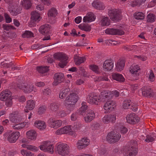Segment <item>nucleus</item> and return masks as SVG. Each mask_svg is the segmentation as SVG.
Listing matches in <instances>:
<instances>
[{"label": "nucleus", "mask_w": 156, "mask_h": 156, "mask_svg": "<svg viewBox=\"0 0 156 156\" xmlns=\"http://www.w3.org/2000/svg\"><path fill=\"white\" fill-rule=\"evenodd\" d=\"M55 58L60 61L58 64V66L61 68H63L65 66L67 62L68 57L66 55L63 53H58L54 54L53 55Z\"/></svg>", "instance_id": "obj_1"}, {"label": "nucleus", "mask_w": 156, "mask_h": 156, "mask_svg": "<svg viewBox=\"0 0 156 156\" xmlns=\"http://www.w3.org/2000/svg\"><path fill=\"white\" fill-rule=\"evenodd\" d=\"M56 151L58 153L62 156L68 155L70 152V147L66 144H60L56 147Z\"/></svg>", "instance_id": "obj_2"}, {"label": "nucleus", "mask_w": 156, "mask_h": 156, "mask_svg": "<svg viewBox=\"0 0 156 156\" xmlns=\"http://www.w3.org/2000/svg\"><path fill=\"white\" fill-rule=\"evenodd\" d=\"M55 134L57 135L62 134H69L74 137L76 136V134L73 131L70 126H65L57 130Z\"/></svg>", "instance_id": "obj_3"}, {"label": "nucleus", "mask_w": 156, "mask_h": 156, "mask_svg": "<svg viewBox=\"0 0 156 156\" xmlns=\"http://www.w3.org/2000/svg\"><path fill=\"white\" fill-rule=\"evenodd\" d=\"M108 14L110 19L113 21H117L121 19L119 11L118 9L112 8L109 9Z\"/></svg>", "instance_id": "obj_4"}, {"label": "nucleus", "mask_w": 156, "mask_h": 156, "mask_svg": "<svg viewBox=\"0 0 156 156\" xmlns=\"http://www.w3.org/2000/svg\"><path fill=\"white\" fill-rule=\"evenodd\" d=\"M121 136L119 133H115L114 132L112 131L107 135L106 140L110 143H115L119 140Z\"/></svg>", "instance_id": "obj_5"}, {"label": "nucleus", "mask_w": 156, "mask_h": 156, "mask_svg": "<svg viewBox=\"0 0 156 156\" xmlns=\"http://www.w3.org/2000/svg\"><path fill=\"white\" fill-rule=\"evenodd\" d=\"M18 87L22 89L25 93H29L34 91L36 92L37 90L34 87V86L31 84H26L23 83H20L17 84Z\"/></svg>", "instance_id": "obj_6"}, {"label": "nucleus", "mask_w": 156, "mask_h": 156, "mask_svg": "<svg viewBox=\"0 0 156 156\" xmlns=\"http://www.w3.org/2000/svg\"><path fill=\"white\" fill-rule=\"evenodd\" d=\"M4 137H7L8 141L10 143H15L20 136V132H16L12 133L9 132L5 133L4 134Z\"/></svg>", "instance_id": "obj_7"}, {"label": "nucleus", "mask_w": 156, "mask_h": 156, "mask_svg": "<svg viewBox=\"0 0 156 156\" xmlns=\"http://www.w3.org/2000/svg\"><path fill=\"white\" fill-rule=\"evenodd\" d=\"M87 102L91 104L98 105L100 104L99 96H98L93 92L89 93L87 97Z\"/></svg>", "instance_id": "obj_8"}, {"label": "nucleus", "mask_w": 156, "mask_h": 156, "mask_svg": "<svg viewBox=\"0 0 156 156\" xmlns=\"http://www.w3.org/2000/svg\"><path fill=\"white\" fill-rule=\"evenodd\" d=\"M24 119L23 115L18 111L12 112L10 114L9 120L12 122L16 123L20 122Z\"/></svg>", "instance_id": "obj_9"}, {"label": "nucleus", "mask_w": 156, "mask_h": 156, "mask_svg": "<svg viewBox=\"0 0 156 156\" xmlns=\"http://www.w3.org/2000/svg\"><path fill=\"white\" fill-rule=\"evenodd\" d=\"M54 147L49 141L44 142L40 146V149L44 152H48L52 154L54 152Z\"/></svg>", "instance_id": "obj_10"}, {"label": "nucleus", "mask_w": 156, "mask_h": 156, "mask_svg": "<svg viewBox=\"0 0 156 156\" xmlns=\"http://www.w3.org/2000/svg\"><path fill=\"white\" fill-rule=\"evenodd\" d=\"M54 81L52 83L54 86H56L63 82L64 78V74L61 73H55L54 76Z\"/></svg>", "instance_id": "obj_11"}, {"label": "nucleus", "mask_w": 156, "mask_h": 156, "mask_svg": "<svg viewBox=\"0 0 156 156\" xmlns=\"http://www.w3.org/2000/svg\"><path fill=\"white\" fill-rule=\"evenodd\" d=\"M90 140L85 138H83L78 141L76 147L78 149L80 150L86 147L89 144Z\"/></svg>", "instance_id": "obj_12"}, {"label": "nucleus", "mask_w": 156, "mask_h": 156, "mask_svg": "<svg viewBox=\"0 0 156 156\" xmlns=\"http://www.w3.org/2000/svg\"><path fill=\"white\" fill-rule=\"evenodd\" d=\"M127 147L125 150L124 156H135L137 153V150L136 147L133 146Z\"/></svg>", "instance_id": "obj_13"}, {"label": "nucleus", "mask_w": 156, "mask_h": 156, "mask_svg": "<svg viewBox=\"0 0 156 156\" xmlns=\"http://www.w3.org/2000/svg\"><path fill=\"white\" fill-rule=\"evenodd\" d=\"M115 103L114 101H108L105 104L104 108L107 112H110L115 108Z\"/></svg>", "instance_id": "obj_14"}, {"label": "nucleus", "mask_w": 156, "mask_h": 156, "mask_svg": "<svg viewBox=\"0 0 156 156\" xmlns=\"http://www.w3.org/2000/svg\"><path fill=\"white\" fill-rule=\"evenodd\" d=\"M79 99V97L76 93H70L66 99V102L71 104H75Z\"/></svg>", "instance_id": "obj_15"}, {"label": "nucleus", "mask_w": 156, "mask_h": 156, "mask_svg": "<svg viewBox=\"0 0 156 156\" xmlns=\"http://www.w3.org/2000/svg\"><path fill=\"white\" fill-rule=\"evenodd\" d=\"M126 119L127 122L130 124L136 123L139 121V117L134 113L128 115Z\"/></svg>", "instance_id": "obj_16"}, {"label": "nucleus", "mask_w": 156, "mask_h": 156, "mask_svg": "<svg viewBox=\"0 0 156 156\" xmlns=\"http://www.w3.org/2000/svg\"><path fill=\"white\" fill-rule=\"evenodd\" d=\"M49 126L55 129L60 127L62 124V122L60 120H55L54 119L50 118L48 121Z\"/></svg>", "instance_id": "obj_17"}, {"label": "nucleus", "mask_w": 156, "mask_h": 156, "mask_svg": "<svg viewBox=\"0 0 156 156\" xmlns=\"http://www.w3.org/2000/svg\"><path fill=\"white\" fill-rule=\"evenodd\" d=\"M113 66V61L112 59H110L105 61L103 64V67L105 71H109L112 69Z\"/></svg>", "instance_id": "obj_18"}, {"label": "nucleus", "mask_w": 156, "mask_h": 156, "mask_svg": "<svg viewBox=\"0 0 156 156\" xmlns=\"http://www.w3.org/2000/svg\"><path fill=\"white\" fill-rule=\"evenodd\" d=\"M140 69L139 66L137 65L133 64L130 67L129 71L131 73L132 76L136 77L135 80L137 79L138 78V76H139L138 71Z\"/></svg>", "instance_id": "obj_19"}, {"label": "nucleus", "mask_w": 156, "mask_h": 156, "mask_svg": "<svg viewBox=\"0 0 156 156\" xmlns=\"http://www.w3.org/2000/svg\"><path fill=\"white\" fill-rule=\"evenodd\" d=\"M105 33L110 35H121L124 34L123 31L122 30L114 28H108L105 30Z\"/></svg>", "instance_id": "obj_20"}, {"label": "nucleus", "mask_w": 156, "mask_h": 156, "mask_svg": "<svg viewBox=\"0 0 156 156\" xmlns=\"http://www.w3.org/2000/svg\"><path fill=\"white\" fill-rule=\"evenodd\" d=\"M113 95L111 92L104 91L102 92L99 95L100 102L108 100L112 98Z\"/></svg>", "instance_id": "obj_21"}, {"label": "nucleus", "mask_w": 156, "mask_h": 156, "mask_svg": "<svg viewBox=\"0 0 156 156\" xmlns=\"http://www.w3.org/2000/svg\"><path fill=\"white\" fill-rule=\"evenodd\" d=\"M51 29V27L50 25L45 24L41 26L39 29L40 33L44 35L48 34Z\"/></svg>", "instance_id": "obj_22"}, {"label": "nucleus", "mask_w": 156, "mask_h": 156, "mask_svg": "<svg viewBox=\"0 0 156 156\" xmlns=\"http://www.w3.org/2000/svg\"><path fill=\"white\" fill-rule=\"evenodd\" d=\"M116 116L115 114L105 115L102 119V121L105 123H108L112 122H114L116 120Z\"/></svg>", "instance_id": "obj_23"}, {"label": "nucleus", "mask_w": 156, "mask_h": 156, "mask_svg": "<svg viewBox=\"0 0 156 156\" xmlns=\"http://www.w3.org/2000/svg\"><path fill=\"white\" fill-rule=\"evenodd\" d=\"M84 117L85 120L87 122H90L93 120L95 117V113L92 110H88Z\"/></svg>", "instance_id": "obj_24"}, {"label": "nucleus", "mask_w": 156, "mask_h": 156, "mask_svg": "<svg viewBox=\"0 0 156 156\" xmlns=\"http://www.w3.org/2000/svg\"><path fill=\"white\" fill-rule=\"evenodd\" d=\"M12 93L8 90L2 91L0 94V99L2 101H5L7 99L11 98Z\"/></svg>", "instance_id": "obj_25"}, {"label": "nucleus", "mask_w": 156, "mask_h": 156, "mask_svg": "<svg viewBox=\"0 0 156 156\" xmlns=\"http://www.w3.org/2000/svg\"><path fill=\"white\" fill-rule=\"evenodd\" d=\"M142 95L144 96H151L152 95V90L151 88L146 87H143L141 88Z\"/></svg>", "instance_id": "obj_26"}, {"label": "nucleus", "mask_w": 156, "mask_h": 156, "mask_svg": "<svg viewBox=\"0 0 156 156\" xmlns=\"http://www.w3.org/2000/svg\"><path fill=\"white\" fill-rule=\"evenodd\" d=\"M34 124L36 127L41 130L45 129L46 127L45 122L41 120L36 121Z\"/></svg>", "instance_id": "obj_27"}, {"label": "nucleus", "mask_w": 156, "mask_h": 156, "mask_svg": "<svg viewBox=\"0 0 156 156\" xmlns=\"http://www.w3.org/2000/svg\"><path fill=\"white\" fill-rule=\"evenodd\" d=\"M21 9L19 6H15L11 7L9 11L11 15L13 16H16L21 13Z\"/></svg>", "instance_id": "obj_28"}, {"label": "nucleus", "mask_w": 156, "mask_h": 156, "mask_svg": "<svg viewBox=\"0 0 156 156\" xmlns=\"http://www.w3.org/2000/svg\"><path fill=\"white\" fill-rule=\"evenodd\" d=\"M95 18L94 14L92 12H90L88 13L87 16L83 17V21L84 22H91L94 21Z\"/></svg>", "instance_id": "obj_29"}, {"label": "nucleus", "mask_w": 156, "mask_h": 156, "mask_svg": "<svg viewBox=\"0 0 156 156\" xmlns=\"http://www.w3.org/2000/svg\"><path fill=\"white\" fill-rule=\"evenodd\" d=\"M92 5L94 8L102 10L105 8L103 4L98 0L94 1L92 3Z\"/></svg>", "instance_id": "obj_30"}, {"label": "nucleus", "mask_w": 156, "mask_h": 156, "mask_svg": "<svg viewBox=\"0 0 156 156\" xmlns=\"http://www.w3.org/2000/svg\"><path fill=\"white\" fill-rule=\"evenodd\" d=\"M112 77L113 79L120 82H123L125 81V79L123 76L118 73H114L112 75Z\"/></svg>", "instance_id": "obj_31"}, {"label": "nucleus", "mask_w": 156, "mask_h": 156, "mask_svg": "<svg viewBox=\"0 0 156 156\" xmlns=\"http://www.w3.org/2000/svg\"><path fill=\"white\" fill-rule=\"evenodd\" d=\"M82 106L80 108L78 112L80 114L84 116L87 113V111L88 110V106L86 105V103L84 102H82Z\"/></svg>", "instance_id": "obj_32"}, {"label": "nucleus", "mask_w": 156, "mask_h": 156, "mask_svg": "<svg viewBox=\"0 0 156 156\" xmlns=\"http://www.w3.org/2000/svg\"><path fill=\"white\" fill-rule=\"evenodd\" d=\"M27 138L31 140H34L37 137L36 132L34 130H30L28 131L26 133Z\"/></svg>", "instance_id": "obj_33"}, {"label": "nucleus", "mask_w": 156, "mask_h": 156, "mask_svg": "<svg viewBox=\"0 0 156 156\" xmlns=\"http://www.w3.org/2000/svg\"><path fill=\"white\" fill-rule=\"evenodd\" d=\"M35 106V103L33 100H28L27 101V104L26 106L27 109L25 110L26 112H28V110H31L34 108Z\"/></svg>", "instance_id": "obj_34"}, {"label": "nucleus", "mask_w": 156, "mask_h": 156, "mask_svg": "<svg viewBox=\"0 0 156 156\" xmlns=\"http://www.w3.org/2000/svg\"><path fill=\"white\" fill-rule=\"evenodd\" d=\"M59 108V105L58 103L53 102L50 103L48 106V108L52 112H56Z\"/></svg>", "instance_id": "obj_35"}, {"label": "nucleus", "mask_w": 156, "mask_h": 156, "mask_svg": "<svg viewBox=\"0 0 156 156\" xmlns=\"http://www.w3.org/2000/svg\"><path fill=\"white\" fill-rule=\"evenodd\" d=\"M31 23H33L34 22H38L39 20L40 15L36 11H34L31 13Z\"/></svg>", "instance_id": "obj_36"}, {"label": "nucleus", "mask_w": 156, "mask_h": 156, "mask_svg": "<svg viewBox=\"0 0 156 156\" xmlns=\"http://www.w3.org/2000/svg\"><path fill=\"white\" fill-rule=\"evenodd\" d=\"M70 89L69 88H62L59 94V97L62 99L65 97L70 92Z\"/></svg>", "instance_id": "obj_37"}, {"label": "nucleus", "mask_w": 156, "mask_h": 156, "mask_svg": "<svg viewBox=\"0 0 156 156\" xmlns=\"http://www.w3.org/2000/svg\"><path fill=\"white\" fill-rule=\"evenodd\" d=\"M134 105V104L129 100H125L123 103L122 107L124 109H129L130 108V107H133Z\"/></svg>", "instance_id": "obj_38"}, {"label": "nucleus", "mask_w": 156, "mask_h": 156, "mask_svg": "<svg viewBox=\"0 0 156 156\" xmlns=\"http://www.w3.org/2000/svg\"><path fill=\"white\" fill-rule=\"evenodd\" d=\"M100 22L102 26H108L110 24V20L107 17L102 16L101 18Z\"/></svg>", "instance_id": "obj_39"}, {"label": "nucleus", "mask_w": 156, "mask_h": 156, "mask_svg": "<svg viewBox=\"0 0 156 156\" xmlns=\"http://www.w3.org/2000/svg\"><path fill=\"white\" fill-rule=\"evenodd\" d=\"M125 62L123 60H119L116 65V69L118 71L122 70L125 66Z\"/></svg>", "instance_id": "obj_40"}, {"label": "nucleus", "mask_w": 156, "mask_h": 156, "mask_svg": "<svg viewBox=\"0 0 156 156\" xmlns=\"http://www.w3.org/2000/svg\"><path fill=\"white\" fill-rule=\"evenodd\" d=\"M74 58L75 64L77 65H80L85 61V58L84 57H79L77 55L75 56Z\"/></svg>", "instance_id": "obj_41"}, {"label": "nucleus", "mask_w": 156, "mask_h": 156, "mask_svg": "<svg viewBox=\"0 0 156 156\" xmlns=\"http://www.w3.org/2000/svg\"><path fill=\"white\" fill-rule=\"evenodd\" d=\"M58 14L57 11L54 7L51 8L48 12V16L51 17H55Z\"/></svg>", "instance_id": "obj_42"}, {"label": "nucleus", "mask_w": 156, "mask_h": 156, "mask_svg": "<svg viewBox=\"0 0 156 156\" xmlns=\"http://www.w3.org/2000/svg\"><path fill=\"white\" fill-rule=\"evenodd\" d=\"M79 28L82 30L87 32H89L91 30V27L88 24L80 25L78 26Z\"/></svg>", "instance_id": "obj_43"}, {"label": "nucleus", "mask_w": 156, "mask_h": 156, "mask_svg": "<svg viewBox=\"0 0 156 156\" xmlns=\"http://www.w3.org/2000/svg\"><path fill=\"white\" fill-rule=\"evenodd\" d=\"M22 4L26 9H29L31 6L30 0H23L22 2Z\"/></svg>", "instance_id": "obj_44"}, {"label": "nucleus", "mask_w": 156, "mask_h": 156, "mask_svg": "<svg viewBox=\"0 0 156 156\" xmlns=\"http://www.w3.org/2000/svg\"><path fill=\"white\" fill-rule=\"evenodd\" d=\"M83 125L79 122H75L73 128L74 130L76 131L80 130L82 127Z\"/></svg>", "instance_id": "obj_45"}, {"label": "nucleus", "mask_w": 156, "mask_h": 156, "mask_svg": "<svg viewBox=\"0 0 156 156\" xmlns=\"http://www.w3.org/2000/svg\"><path fill=\"white\" fill-rule=\"evenodd\" d=\"M37 70L40 73H43L47 72L48 70V69L47 66H41L37 67Z\"/></svg>", "instance_id": "obj_46"}, {"label": "nucleus", "mask_w": 156, "mask_h": 156, "mask_svg": "<svg viewBox=\"0 0 156 156\" xmlns=\"http://www.w3.org/2000/svg\"><path fill=\"white\" fill-rule=\"evenodd\" d=\"M25 126L24 123H21L16 124L12 126V128L14 129L20 130L22 129Z\"/></svg>", "instance_id": "obj_47"}, {"label": "nucleus", "mask_w": 156, "mask_h": 156, "mask_svg": "<svg viewBox=\"0 0 156 156\" xmlns=\"http://www.w3.org/2000/svg\"><path fill=\"white\" fill-rule=\"evenodd\" d=\"M47 107L45 105H41L38 108V113L39 115H42L46 111Z\"/></svg>", "instance_id": "obj_48"}, {"label": "nucleus", "mask_w": 156, "mask_h": 156, "mask_svg": "<svg viewBox=\"0 0 156 156\" xmlns=\"http://www.w3.org/2000/svg\"><path fill=\"white\" fill-rule=\"evenodd\" d=\"M134 17L137 20H141L144 18V15L143 13L139 12L135 13L134 15Z\"/></svg>", "instance_id": "obj_49"}, {"label": "nucleus", "mask_w": 156, "mask_h": 156, "mask_svg": "<svg viewBox=\"0 0 156 156\" xmlns=\"http://www.w3.org/2000/svg\"><path fill=\"white\" fill-rule=\"evenodd\" d=\"M146 0H135L134 2L131 3V5L133 7H135L137 5H140L142 3H144Z\"/></svg>", "instance_id": "obj_50"}, {"label": "nucleus", "mask_w": 156, "mask_h": 156, "mask_svg": "<svg viewBox=\"0 0 156 156\" xmlns=\"http://www.w3.org/2000/svg\"><path fill=\"white\" fill-rule=\"evenodd\" d=\"M22 36L23 38H28L33 36V34L30 31L26 30L22 34Z\"/></svg>", "instance_id": "obj_51"}, {"label": "nucleus", "mask_w": 156, "mask_h": 156, "mask_svg": "<svg viewBox=\"0 0 156 156\" xmlns=\"http://www.w3.org/2000/svg\"><path fill=\"white\" fill-rule=\"evenodd\" d=\"M147 21L148 22H152L154 21L155 19L154 15L153 14H149L147 16Z\"/></svg>", "instance_id": "obj_52"}, {"label": "nucleus", "mask_w": 156, "mask_h": 156, "mask_svg": "<svg viewBox=\"0 0 156 156\" xmlns=\"http://www.w3.org/2000/svg\"><path fill=\"white\" fill-rule=\"evenodd\" d=\"M75 104H71L69 102H66L65 105L67 109L70 111H71L74 109L75 107Z\"/></svg>", "instance_id": "obj_53"}, {"label": "nucleus", "mask_w": 156, "mask_h": 156, "mask_svg": "<svg viewBox=\"0 0 156 156\" xmlns=\"http://www.w3.org/2000/svg\"><path fill=\"white\" fill-rule=\"evenodd\" d=\"M2 28L4 30L7 31H9L11 29H15V27L12 25L9 24H4L2 25Z\"/></svg>", "instance_id": "obj_54"}, {"label": "nucleus", "mask_w": 156, "mask_h": 156, "mask_svg": "<svg viewBox=\"0 0 156 156\" xmlns=\"http://www.w3.org/2000/svg\"><path fill=\"white\" fill-rule=\"evenodd\" d=\"M1 65L2 68H9L11 66H14L13 63L12 62H11L9 63H4L3 62H2Z\"/></svg>", "instance_id": "obj_55"}, {"label": "nucleus", "mask_w": 156, "mask_h": 156, "mask_svg": "<svg viewBox=\"0 0 156 156\" xmlns=\"http://www.w3.org/2000/svg\"><path fill=\"white\" fill-rule=\"evenodd\" d=\"M90 69L96 73L98 74L100 73L99 69L98 66L96 65L91 66Z\"/></svg>", "instance_id": "obj_56"}, {"label": "nucleus", "mask_w": 156, "mask_h": 156, "mask_svg": "<svg viewBox=\"0 0 156 156\" xmlns=\"http://www.w3.org/2000/svg\"><path fill=\"white\" fill-rule=\"evenodd\" d=\"M80 114L78 112L73 113L71 115V119L72 121H75L77 119L78 115Z\"/></svg>", "instance_id": "obj_57"}, {"label": "nucleus", "mask_w": 156, "mask_h": 156, "mask_svg": "<svg viewBox=\"0 0 156 156\" xmlns=\"http://www.w3.org/2000/svg\"><path fill=\"white\" fill-rule=\"evenodd\" d=\"M27 149L29 150L33 151H37L38 150V148L37 147L32 145L28 144L27 145Z\"/></svg>", "instance_id": "obj_58"}, {"label": "nucleus", "mask_w": 156, "mask_h": 156, "mask_svg": "<svg viewBox=\"0 0 156 156\" xmlns=\"http://www.w3.org/2000/svg\"><path fill=\"white\" fill-rule=\"evenodd\" d=\"M154 138L150 135H147L145 141L147 142H152L154 140Z\"/></svg>", "instance_id": "obj_59"}, {"label": "nucleus", "mask_w": 156, "mask_h": 156, "mask_svg": "<svg viewBox=\"0 0 156 156\" xmlns=\"http://www.w3.org/2000/svg\"><path fill=\"white\" fill-rule=\"evenodd\" d=\"M12 97L7 99L6 100L5 105L7 106L10 107L12 104Z\"/></svg>", "instance_id": "obj_60"}, {"label": "nucleus", "mask_w": 156, "mask_h": 156, "mask_svg": "<svg viewBox=\"0 0 156 156\" xmlns=\"http://www.w3.org/2000/svg\"><path fill=\"white\" fill-rule=\"evenodd\" d=\"M100 126V125L98 123H95L92 125L91 126V128L92 129H98Z\"/></svg>", "instance_id": "obj_61"}, {"label": "nucleus", "mask_w": 156, "mask_h": 156, "mask_svg": "<svg viewBox=\"0 0 156 156\" xmlns=\"http://www.w3.org/2000/svg\"><path fill=\"white\" fill-rule=\"evenodd\" d=\"M44 47L43 45H41L39 44H34L32 45L31 47V48L33 49H36L39 48H41Z\"/></svg>", "instance_id": "obj_62"}, {"label": "nucleus", "mask_w": 156, "mask_h": 156, "mask_svg": "<svg viewBox=\"0 0 156 156\" xmlns=\"http://www.w3.org/2000/svg\"><path fill=\"white\" fill-rule=\"evenodd\" d=\"M51 91L50 89L47 88L43 90V93L44 95L48 96L51 94Z\"/></svg>", "instance_id": "obj_63"}, {"label": "nucleus", "mask_w": 156, "mask_h": 156, "mask_svg": "<svg viewBox=\"0 0 156 156\" xmlns=\"http://www.w3.org/2000/svg\"><path fill=\"white\" fill-rule=\"evenodd\" d=\"M4 17L6 20V23H9L12 21V19L9 15L6 13L4 14Z\"/></svg>", "instance_id": "obj_64"}]
</instances>
